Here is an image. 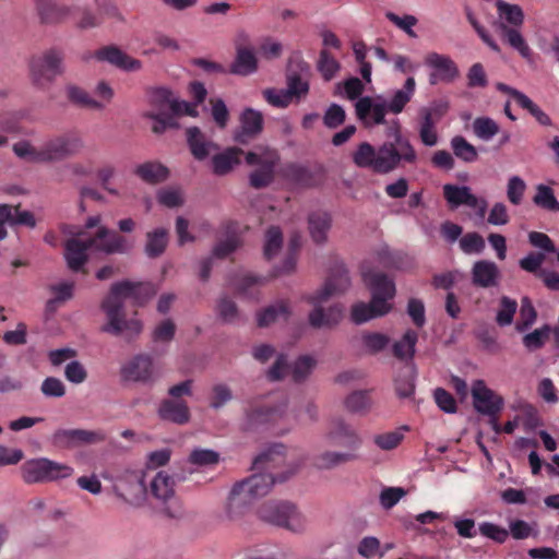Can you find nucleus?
<instances>
[{"mask_svg": "<svg viewBox=\"0 0 559 559\" xmlns=\"http://www.w3.org/2000/svg\"><path fill=\"white\" fill-rule=\"evenodd\" d=\"M476 138L484 142L491 141L499 132L500 126L490 117H477L472 124Z\"/></svg>", "mask_w": 559, "mask_h": 559, "instance_id": "obj_43", "label": "nucleus"}, {"mask_svg": "<svg viewBox=\"0 0 559 559\" xmlns=\"http://www.w3.org/2000/svg\"><path fill=\"white\" fill-rule=\"evenodd\" d=\"M284 452L283 444H274L255 459L254 466L257 468H275L283 464Z\"/></svg>", "mask_w": 559, "mask_h": 559, "instance_id": "obj_44", "label": "nucleus"}, {"mask_svg": "<svg viewBox=\"0 0 559 559\" xmlns=\"http://www.w3.org/2000/svg\"><path fill=\"white\" fill-rule=\"evenodd\" d=\"M258 71V59L251 48L237 49L235 60L230 66V72L236 75L248 76Z\"/></svg>", "mask_w": 559, "mask_h": 559, "instance_id": "obj_33", "label": "nucleus"}, {"mask_svg": "<svg viewBox=\"0 0 559 559\" xmlns=\"http://www.w3.org/2000/svg\"><path fill=\"white\" fill-rule=\"evenodd\" d=\"M331 223V216L326 212L318 211L310 214L308 218L309 233L314 242H325Z\"/></svg>", "mask_w": 559, "mask_h": 559, "instance_id": "obj_36", "label": "nucleus"}, {"mask_svg": "<svg viewBox=\"0 0 559 559\" xmlns=\"http://www.w3.org/2000/svg\"><path fill=\"white\" fill-rule=\"evenodd\" d=\"M416 91V82L413 76H409L404 82L402 88L394 91L390 100L386 102L389 112L399 115L401 114L406 105L412 100Z\"/></svg>", "mask_w": 559, "mask_h": 559, "instance_id": "obj_34", "label": "nucleus"}, {"mask_svg": "<svg viewBox=\"0 0 559 559\" xmlns=\"http://www.w3.org/2000/svg\"><path fill=\"white\" fill-rule=\"evenodd\" d=\"M443 197L452 209L466 205L473 209L480 217H484L486 214L487 201L473 194L467 186L444 185Z\"/></svg>", "mask_w": 559, "mask_h": 559, "instance_id": "obj_21", "label": "nucleus"}, {"mask_svg": "<svg viewBox=\"0 0 559 559\" xmlns=\"http://www.w3.org/2000/svg\"><path fill=\"white\" fill-rule=\"evenodd\" d=\"M350 286L348 272L343 263H338L326 282L304 299L312 307L308 314L309 324L314 329H334L344 318V307L341 304L323 305L332 297L345 293Z\"/></svg>", "mask_w": 559, "mask_h": 559, "instance_id": "obj_3", "label": "nucleus"}, {"mask_svg": "<svg viewBox=\"0 0 559 559\" xmlns=\"http://www.w3.org/2000/svg\"><path fill=\"white\" fill-rule=\"evenodd\" d=\"M344 405L347 411L352 413H364L367 412L371 406V400L368 392L355 391L347 395L344 401Z\"/></svg>", "mask_w": 559, "mask_h": 559, "instance_id": "obj_55", "label": "nucleus"}, {"mask_svg": "<svg viewBox=\"0 0 559 559\" xmlns=\"http://www.w3.org/2000/svg\"><path fill=\"white\" fill-rule=\"evenodd\" d=\"M106 435L100 430L57 429L50 436V443L59 450H70L86 444L105 441Z\"/></svg>", "mask_w": 559, "mask_h": 559, "instance_id": "obj_17", "label": "nucleus"}, {"mask_svg": "<svg viewBox=\"0 0 559 559\" xmlns=\"http://www.w3.org/2000/svg\"><path fill=\"white\" fill-rule=\"evenodd\" d=\"M160 419L177 425H185L190 420V411L186 402L180 400H164L157 411Z\"/></svg>", "mask_w": 559, "mask_h": 559, "instance_id": "obj_28", "label": "nucleus"}, {"mask_svg": "<svg viewBox=\"0 0 559 559\" xmlns=\"http://www.w3.org/2000/svg\"><path fill=\"white\" fill-rule=\"evenodd\" d=\"M361 276L366 286L371 290L369 304L357 302L352 307L350 320L356 324L382 317L392 309L390 300L395 296V284L386 275L374 273L366 262L361 266Z\"/></svg>", "mask_w": 559, "mask_h": 559, "instance_id": "obj_5", "label": "nucleus"}, {"mask_svg": "<svg viewBox=\"0 0 559 559\" xmlns=\"http://www.w3.org/2000/svg\"><path fill=\"white\" fill-rule=\"evenodd\" d=\"M283 245L282 231L277 227H271L265 235L264 255L266 259H272Z\"/></svg>", "mask_w": 559, "mask_h": 559, "instance_id": "obj_62", "label": "nucleus"}, {"mask_svg": "<svg viewBox=\"0 0 559 559\" xmlns=\"http://www.w3.org/2000/svg\"><path fill=\"white\" fill-rule=\"evenodd\" d=\"M526 183L520 176H511L507 183V197L510 203L519 205L522 203Z\"/></svg>", "mask_w": 559, "mask_h": 559, "instance_id": "obj_58", "label": "nucleus"}, {"mask_svg": "<svg viewBox=\"0 0 559 559\" xmlns=\"http://www.w3.org/2000/svg\"><path fill=\"white\" fill-rule=\"evenodd\" d=\"M317 359L311 355L299 356L290 366V374L295 382L306 381L317 367Z\"/></svg>", "mask_w": 559, "mask_h": 559, "instance_id": "obj_42", "label": "nucleus"}, {"mask_svg": "<svg viewBox=\"0 0 559 559\" xmlns=\"http://www.w3.org/2000/svg\"><path fill=\"white\" fill-rule=\"evenodd\" d=\"M356 342L365 353L377 354L388 346L390 338L385 334L374 332L361 334Z\"/></svg>", "mask_w": 559, "mask_h": 559, "instance_id": "obj_46", "label": "nucleus"}, {"mask_svg": "<svg viewBox=\"0 0 559 559\" xmlns=\"http://www.w3.org/2000/svg\"><path fill=\"white\" fill-rule=\"evenodd\" d=\"M240 128L235 133V141L247 143L259 135L263 130V115L253 108H245L239 117Z\"/></svg>", "mask_w": 559, "mask_h": 559, "instance_id": "obj_25", "label": "nucleus"}, {"mask_svg": "<svg viewBox=\"0 0 559 559\" xmlns=\"http://www.w3.org/2000/svg\"><path fill=\"white\" fill-rule=\"evenodd\" d=\"M176 100V95L167 87H156L148 93L150 108L144 115L154 120L153 132L162 133L167 129L179 128L173 116Z\"/></svg>", "mask_w": 559, "mask_h": 559, "instance_id": "obj_9", "label": "nucleus"}, {"mask_svg": "<svg viewBox=\"0 0 559 559\" xmlns=\"http://www.w3.org/2000/svg\"><path fill=\"white\" fill-rule=\"evenodd\" d=\"M417 341V332L414 330H407L403 336L393 344L394 355L402 360L412 359L415 355Z\"/></svg>", "mask_w": 559, "mask_h": 559, "instance_id": "obj_40", "label": "nucleus"}, {"mask_svg": "<svg viewBox=\"0 0 559 559\" xmlns=\"http://www.w3.org/2000/svg\"><path fill=\"white\" fill-rule=\"evenodd\" d=\"M408 430L407 426L400 427L392 431L376 433L372 437L374 445L383 451L396 449L404 440V432Z\"/></svg>", "mask_w": 559, "mask_h": 559, "instance_id": "obj_39", "label": "nucleus"}, {"mask_svg": "<svg viewBox=\"0 0 559 559\" xmlns=\"http://www.w3.org/2000/svg\"><path fill=\"white\" fill-rule=\"evenodd\" d=\"M297 58L298 72L288 71L286 74V91L294 103L304 99L310 90L307 75L309 73V66L302 61L299 56Z\"/></svg>", "mask_w": 559, "mask_h": 559, "instance_id": "obj_24", "label": "nucleus"}, {"mask_svg": "<svg viewBox=\"0 0 559 559\" xmlns=\"http://www.w3.org/2000/svg\"><path fill=\"white\" fill-rule=\"evenodd\" d=\"M156 198L159 204L169 209L179 207L185 203V194L182 190L175 187H167L158 190Z\"/></svg>", "mask_w": 559, "mask_h": 559, "instance_id": "obj_54", "label": "nucleus"}, {"mask_svg": "<svg viewBox=\"0 0 559 559\" xmlns=\"http://www.w3.org/2000/svg\"><path fill=\"white\" fill-rule=\"evenodd\" d=\"M471 394L475 411L481 415L496 416L503 408V399L488 388L484 380L472 382Z\"/></svg>", "mask_w": 559, "mask_h": 559, "instance_id": "obj_19", "label": "nucleus"}, {"mask_svg": "<svg viewBox=\"0 0 559 559\" xmlns=\"http://www.w3.org/2000/svg\"><path fill=\"white\" fill-rule=\"evenodd\" d=\"M296 471L297 467L290 469L287 475L278 476L277 480H286L289 476L295 474ZM275 481L276 478L272 474L262 473L254 474L248 479L236 484L230 490L226 504L228 518L231 520L240 518L250 504L271 491Z\"/></svg>", "mask_w": 559, "mask_h": 559, "instance_id": "obj_6", "label": "nucleus"}, {"mask_svg": "<svg viewBox=\"0 0 559 559\" xmlns=\"http://www.w3.org/2000/svg\"><path fill=\"white\" fill-rule=\"evenodd\" d=\"M318 69L324 80L330 81L340 70L338 61L332 57L326 50L320 52Z\"/></svg>", "mask_w": 559, "mask_h": 559, "instance_id": "obj_63", "label": "nucleus"}, {"mask_svg": "<svg viewBox=\"0 0 559 559\" xmlns=\"http://www.w3.org/2000/svg\"><path fill=\"white\" fill-rule=\"evenodd\" d=\"M74 284L71 282H60L51 285L50 292L52 297L47 302L49 310H55L60 304L72 298Z\"/></svg>", "mask_w": 559, "mask_h": 559, "instance_id": "obj_51", "label": "nucleus"}, {"mask_svg": "<svg viewBox=\"0 0 559 559\" xmlns=\"http://www.w3.org/2000/svg\"><path fill=\"white\" fill-rule=\"evenodd\" d=\"M147 493L156 501L159 512L169 519H181L185 509L176 495V480L166 471L157 472L151 479Z\"/></svg>", "mask_w": 559, "mask_h": 559, "instance_id": "obj_8", "label": "nucleus"}, {"mask_svg": "<svg viewBox=\"0 0 559 559\" xmlns=\"http://www.w3.org/2000/svg\"><path fill=\"white\" fill-rule=\"evenodd\" d=\"M551 328L548 324H544L543 326L535 329L532 332L526 333L522 343L523 346L530 350L534 352L542 348L550 337Z\"/></svg>", "mask_w": 559, "mask_h": 559, "instance_id": "obj_49", "label": "nucleus"}, {"mask_svg": "<svg viewBox=\"0 0 559 559\" xmlns=\"http://www.w3.org/2000/svg\"><path fill=\"white\" fill-rule=\"evenodd\" d=\"M478 532L481 536L489 538L497 543H504L509 536L507 528L499 526L492 522H481L478 525Z\"/></svg>", "mask_w": 559, "mask_h": 559, "instance_id": "obj_64", "label": "nucleus"}, {"mask_svg": "<svg viewBox=\"0 0 559 559\" xmlns=\"http://www.w3.org/2000/svg\"><path fill=\"white\" fill-rule=\"evenodd\" d=\"M533 203L545 211L556 212L559 201L556 199L554 190L546 185H537L533 197Z\"/></svg>", "mask_w": 559, "mask_h": 559, "instance_id": "obj_48", "label": "nucleus"}, {"mask_svg": "<svg viewBox=\"0 0 559 559\" xmlns=\"http://www.w3.org/2000/svg\"><path fill=\"white\" fill-rule=\"evenodd\" d=\"M385 17L393 23L397 28L405 32L409 37L416 38L417 35L414 32V26L417 24L418 20L416 16L411 14H405L400 16L391 11L385 13Z\"/></svg>", "mask_w": 559, "mask_h": 559, "instance_id": "obj_60", "label": "nucleus"}, {"mask_svg": "<svg viewBox=\"0 0 559 559\" xmlns=\"http://www.w3.org/2000/svg\"><path fill=\"white\" fill-rule=\"evenodd\" d=\"M485 247L484 238L477 233H468L460 239V248L466 254H479Z\"/></svg>", "mask_w": 559, "mask_h": 559, "instance_id": "obj_61", "label": "nucleus"}, {"mask_svg": "<svg viewBox=\"0 0 559 559\" xmlns=\"http://www.w3.org/2000/svg\"><path fill=\"white\" fill-rule=\"evenodd\" d=\"M508 532L514 539H525L528 537H537L539 528L536 522L528 523L524 520H512L509 523Z\"/></svg>", "mask_w": 559, "mask_h": 559, "instance_id": "obj_52", "label": "nucleus"}, {"mask_svg": "<svg viewBox=\"0 0 559 559\" xmlns=\"http://www.w3.org/2000/svg\"><path fill=\"white\" fill-rule=\"evenodd\" d=\"M262 95L269 105L276 108H287L293 103L286 88L267 87Z\"/></svg>", "mask_w": 559, "mask_h": 559, "instance_id": "obj_56", "label": "nucleus"}, {"mask_svg": "<svg viewBox=\"0 0 559 559\" xmlns=\"http://www.w3.org/2000/svg\"><path fill=\"white\" fill-rule=\"evenodd\" d=\"M22 478L27 484L57 481L73 476L74 468L47 457L26 461L21 467Z\"/></svg>", "mask_w": 559, "mask_h": 559, "instance_id": "obj_11", "label": "nucleus"}, {"mask_svg": "<svg viewBox=\"0 0 559 559\" xmlns=\"http://www.w3.org/2000/svg\"><path fill=\"white\" fill-rule=\"evenodd\" d=\"M43 146L45 162H53L80 153L84 142L79 135L68 133L48 140Z\"/></svg>", "mask_w": 559, "mask_h": 559, "instance_id": "obj_20", "label": "nucleus"}, {"mask_svg": "<svg viewBox=\"0 0 559 559\" xmlns=\"http://www.w3.org/2000/svg\"><path fill=\"white\" fill-rule=\"evenodd\" d=\"M356 457L357 455L350 452L324 451L314 457V466L319 469H332Z\"/></svg>", "mask_w": 559, "mask_h": 559, "instance_id": "obj_38", "label": "nucleus"}, {"mask_svg": "<svg viewBox=\"0 0 559 559\" xmlns=\"http://www.w3.org/2000/svg\"><path fill=\"white\" fill-rule=\"evenodd\" d=\"M451 147L454 155L466 163L475 162L478 157L476 147L461 135L451 139Z\"/></svg>", "mask_w": 559, "mask_h": 559, "instance_id": "obj_53", "label": "nucleus"}, {"mask_svg": "<svg viewBox=\"0 0 559 559\" xmlns=\"http://www.w3.org/2000/svg\"><path fill=\"white\" fill-rule=\"evenodd\" d=\"M425 64L433 70L429 79L431 84L439 81L452 82L459 76V69L449 56L429 52L425 57Z\"/></svg>", "mask_w": 559, "mask_h": 559, "instance_id": "obj_23", "label": "nucleus"}, {"mask_svg": "<svg viewBox=\"0 0 559 559\" xmlns=\"http://www.w3.org/2000/svg\"><path fill=\"white\" fill-rule=\"evenodd\" d=\"M388 134L392 135L394 141L384 142L378 147L368 142L360 143L352 153L353 163L359 168L379 175L390 174L402 164H416L417 152L409 140L402 135L397 120L392 121Z\"/></svg>", "mask_w": 559, "mask_h": 559, "instance_id": "obj_2", "label": "nucleus"}, {"mask_svg": "<svg viewBox=\"0 0 559 559\" xmlns=\"http://www.w3.org/2000/svg\"><path fill=\"white\" fill-rule=\"evenodd\" d=\"M97 58L127 72H139L143 68L141 60L135 59L116 47H106L97 52Z\"/></svg>", "mask_w": 559, "mask_h": 559, "instance_id": "obj_27", "label": "nucleus"}, {"mask_svg": "<svg viewBox=\"0 0 559 559\" xmlns=\"http://www.w3.org/2000/svg\"><path fill=\"white\" fill-rule=\"evenodd\" d=\"M449 109L448 102H435L418 111V134L425 146L432 147L439 142L437 124Z\"/></svg>", "mask_w": 559, "mask_h": 559, "instance_id": "obj_15", "label": "nucleus"}, {"mask_svg": "<svg viewBox=\"0 0 559 559\" xmlns=\"http://www.w3.org/2000/svg\"><path fill=\"white\" fill-rule=\"evenodd\" d=\"M242 150L238 147H229L224 152L213 156V171L215 175L224 176L231 171L235 166L240 164Z\"/></svg>", "mask_w": 559, "mask_h": 559, "instance_id": "obj_35", "label": "nucleus"}, {"mask_svg": "<svg viewBox=\"0 0 559 559\" xmlns=\"http://www.w3.org/2000/svg\"><path fill=\"white\" fill-rule=\"evenodd\" d=\"M14 154L29 163H44V146L41 148H36L28 141L22 140L13 144Z\"/></svg>", "mask_w": 559, "mask_h": 559, "instance_id": "obj_50", "label": "nucleus"}, {"mask_svg": "<svg viewBox=\"0 0 559 559\" xmlns=\"http://www.w3.org/2000/svg\"><path fill=\"white\" fill-rule=\"evenodd\" d=\"M259 514L263 521L294 533H301L307 526L304 514L295 504L288 501L265 503L261 507Z\"/></svg>", "mask_w": 559, "mask_h": 559, "instance_id": "obj_12", "label": "nucleus"}, {"mask_svg": "<svg viewBox=\"0 0 559 559\" xmlns=\"http://www.w3.org/2000/svg\"><path fill=\"white\" fill-rule=\"evenodd\" d=\"M248 165L257 166L250 174L249 181L253 188L260 189L269 186L274 178V169L278 162V155L269 147H255L246 155Z\"/></svg>", "mask_w": 559, "mask_h": 559, "instance_id": "obj_14", "label": "nucleus"}, {"mask_svg": "<svg viewBox=\"0 0 559 559\" xmlns=\"http://www.w3.org/2000/svg\"><path fill=\"white\" fill-rule=\"evenodd\" d=\"M292 314V307L287 300H277L276 302L264 308L257 314L259 326H269L275 322L287 320Z\"/></svg>", "mask_w": 559, "mask_h": 559, "instance_id": "obj_32", "label": "nucleus"}, {"mask_svg": "<svg viewBox=\"0 0 559 559\" xmlns=\"http://www.w3.org/2000/svg\"><path fill=\"white\" fill-rule=\"evenodd\" d=\"M357 552L366 559L384 556V551H381L380 540L374 536L364 537L357 545Z\"/></svg>", "mask_w": 559, "mask_h": 559, "instance_id": "obj_59", "label": "nucleus"}, {"mask_svg": "<svg viewBox=\"0 0 559 559\" xmlns=\"http://www.w3.org/2000/svg\"><path fill=\"white\" fill-rule=\"evenodd\" d=\"M116 495L131 507L144 504L147 496V487L142 471L123 473L114 486Z\"/></svg>", "mask_w": 559, "mask_h": 559, "instance_id": "obj_16", "label": "nucleus"}, {"mask_svg": "<svg viewBox=\"0 0 559 559\" xmlns=\"http://www.w3.org/2000/svg\"><path fill=\"white\" fill-rule=\"evenodd\" d=\"M67 95L68 98L81 106L90 107V108H103L104 104L93 99L83 88L75 85L67 86Z\"/></svg>", "mask_w": 559, "mask_h": 559, "instance_id": "obj_57", "label": "nucleus"}, {"mask_svg": "<svg viewBox=\"0 0 559 559\" xmlns=\"http://www.w3.org/2000/svg\"><path fill=\"white\" fill-rule=\"evenodd\" d=\"M32 83L38 88H47L63 69V56L57 50H48L35 56L29 63Z\"/></svg>", "mask_w": 559, "mask_h": 559, "instance_id": "obj_13", "label": "nucleus"}, {"mask_svg": "<svg viewBox=\"0 0 559 559\" xmlns=\"http://www.w3.org/2000/svg\"><path fill=\"white\" fill-rule=\"evenodd\" d=\"M187 141L192 155L199 160L205 159L211 152L217 150V145L213 141L205 139L204 134L197 127L187 130Z\"/></svg>", "mask_w": 559, "mask_h": 559, "instance_id": "obj_31", "label": "nucleus"}, {"mask_svg": "<svg viewBox=\"0 0 559 559\" xmlns=\"http://www.w3.org/2000/svg\"><path fill=\"white\" fill-rule=\"evenodd\" d=\"M168 243V231L163 227L155 228L145 236L144 252L148 258L162 255Z\"/></svg>", "mask_w": 559, "mask_h": 559, "instance_id": "obj_37", "label": "nucleus"}, {"mask_svg": "<svg viewBox=\"0 0 559 559\" xmlns=\"http://www.w3.org/2000/svg\"><path fill=\"white\" fill-rule=\"evenodd\" d=\"M404 254L401 252H393L388 246L383 245L379 247L372 253V262L378 263L385 269H403Z\"/></svg>", "mask_w": 559, "mask_h": 559, "instance_id": "obj_41", "label": "nucleus"}, {"mask_svg": "<svg viewBox=\"0 0 559 559\" xmlns=\"http://www.w3.org/2000/svg\"><path fill=\"white\" fill-rule=\"evenodd\" d=\"M91 248L106 254H126L132 250L133 242L104 226L98 228L94 237L80 233L66 242L64 259L68 267L74 272L82 270L87 261L86 251Z\"/></svg>", "mask_w": 559, "mask_h": 559, "instance_id": "obj_4", "label": "nucleus"}, {"mask_svg": "<svg viewBox=\"0 0 559 559\" xmlns=\"http://www.w3.org/2000/svg\"><path fill=\"white\" fill-rule=\"evenodd\" d=\"M123 381L152 385L163 376V364L146 353L132 356L120 368Z\"/></svg>", "mask_w": 559, "mask_h": 559, "instance_id": "obj_10", "label": "nucleus"}, {"mask_svg": "<svg viewBox=\"0 0 559 559\" xmlns=\"http://www.w3.org/2000/svg\"><path fill=\"white\" fill-rule=\"evenodd\" d=\"M134 174L148 185H158L169 177V169L157 160H147L135 166Z\"/></svg>", "mask_w": 559, "mask_h": 559, "instance_id": "obj_30", "label": "nucleus"}, {"mask_svg": "<svg viewBox=\"0 0 559 559\" xmlns=\"http://www.w3.org/2000/svg\"><path fill=\"white\" fill-rule=\"evenodd\" d=\"M355 109L357 117L367 127L384 123L385 115L389 112L386 100L381 95L360 97L356 102Z\"/></svg>", "mask_w": 559, "mask_h": 559, "instance_id": "obj_22", "label": "nucleus"}, {"mask_svg": "<svg viewBox=\"0 0 559 559\" xmlns=\"http://www.w3.org/2000/svg\"><path fill=\"white\" fill-rule=\"evenodd\" d=\"M155 294V289L147 283L120 282L111 286L109 294L102 302L105 313V323L102 331L126 341L136 338L143 330L142 321L136 317L127 318L123 306L127 299L133 298L142 304Z\"/></svg>", "mask_w": 559, "mask_h": 559, "instance_id": "obj_1", "label": "nucleus"}, {"mask_svg": "<svg viewBox=\"0 0 559 559\" xmlns=\"http://www.w3.org/2000/svg\"><path fill=\"white\" fill-rule=\"evenodd\" d=\"M325 439L332 445L346 449L345 452L356 454L362 444L359 432L341 418L333 419L325 433Z\"/></svg>", "mask_w": 559, "mask_h": 559, "instance_id": "obj_18", "label": "nucleus"}, {"mask_svg": "<svg viewBox=\"0 0 559 559\" xmlns=\"http://www.w3.org/2000/svg\"><path fill=\"white\" fill-rule=\"evenodd\" d=\"M495 7L498 15L497 29L513 49L524 59L531 60L532 50L520 32L525 19L523 9L519 4L504 0H496Z\"/></svg>", "mask_w": 559, "mask_h": 559, "instance_id": "obj_7", "label": "nucleus"}, {"mask_svg": "<svg viewBox=\"0 0 559 559\" xmlns=\"http://www.w3.org/2000/svg\"><path fill=\"white\" fill-rule=\"evenodd\" d=\"M285 406L286 404L276 408L257 407L248 411L245 416L243 428L249 430L253 429L260 424L277 421L280 418L286 415L284 409Z\"/></svg>", "mask_w": 559, "mask_h": 559, "instance_id": "obj_29", "label": "nucleus"}, {"mask_svg": "<svg viewBox=\"0 0 559 559\" xmlns=\"http://www.w3.org/2000/svg\"><path fill=\"white\" fill-rule=\"evenodd\" d=\"M518 310V302L508 296H502L496 312V323L499 326H509L513 323Z\"/></svg>", "mask_w": 559, "mask_h": 559, "instance_id": "obj_47", "label": "nucleus"}, {"mask_svg": "<svg viewBox=\"0 0 559 559\" xmlns=\"http://www.w3.org/2000/svg\"><path fill=\"white\" fill-rule=\"evenodd\" d=\"M471 275L475 286L491 288L498 286L501 272L495 262L490 260H479L473 264Z\"/></svg>", "mask_w": 559, "mask_h": 559, "instance_id": "obj_26", "label": "nucleus"}, {"mask_svg": "<svg viewBox=\"0 0 559 559\" xmlns=\"http://www.w3.org/2000/svg\"><path fill=\"white\" fill-rule=\"evenodd\" d=\"M537 320V311L528 297L521 299V306L519 311V319L515 323V330L523 333L531 329Z\"/></svg>", "mask_w": 559, "mask_h": 559, "instance_id": "obj_45", "label": "nucleus"}]
</instances>
